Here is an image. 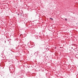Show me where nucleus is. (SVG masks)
<instances>
[{"label":"nucleus","mask_w":78,"mask_h":78,"mask_svg":"<svg viewBox=\"0 0 78 78\" xmlns=\"http://www.w3.org/2000/svg\"><path fill=\"white\" fill-rule=\"evenodd\" d=\"M37 54L36 55L37 56V52H35V53H34V55H36V54Z\"/></svg>","instance_id":"obj_1"},{"label":"nucleus","mask_w":78,"mask_h":78,"mask_svg":"<svg viewBox=\"0 0 78 78\" xmlns=\"http://www.w3.org/2000/svg\"><path fill=\"white\" fill-rule=\"evenodd\" d=\"M50 19H51V20H53V18H50Z\"/></svg>","instance_id":"obj_2"},{"label":"nucleus","mask_w":78,"mask_h":78,"mask_svg":"<svg viewBox=\"0 0 78 78\" xmlns=\"http://www.w3.org/2000/svg\"><path fill=\"white\" fill-rule=\"evenodd\" d=\"M18 16H19V15H20V14L19 13L18 14Z\"/></svg>","instance_id":"obj_3"},{"label":"nucleus","mask_w":78,"mask_h":78,"mask_svg":"<svg viewBox=\"0 0 78 78\" xmlns=\"http://www.w3.org/2000/svg\"><path fill=\"white\" fill-rule=\"evenodd\" d=\"M67 20V19L66 18L65 19V20Z\"/></svg>","instance_id":"obj_4"},{"label":"nucleus","mask_w":78,"mask_h":78,"mask_svg":"<svg viewBox=\"0 0 78 78\" xmlns=\"http://www.w3.org/2000/svg\"><path fill=\"white\" fill-rule=\"evenodd\" d=\"M5 42H6V41H5Z\"/></svg>","instance_id":"obj_5"}]
</instances>
